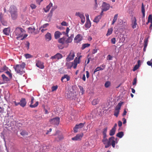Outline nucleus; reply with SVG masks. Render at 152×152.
<instances>
[{"label":"nucleus","instance_id":"56","mask_svg":"<svg viewBox=\"0 0 152 152\" xmlns=\"http://www.w3.org/2000/svg\"><path fill=\"white\" fill-rule=\"evenodd\" d=\"M139 67V66H138L137 65H136L134 67L133 69V70L134 71H135V70H136Z\"/></svg>","mask_w":152,"mask_h":152},{"label":"nucleus","instance_id":"30","mask_svg":"<svg viewBox=\"0 0 152 152\" xmlns=\"http://www.w3.org/2000/svg\"><path fill=\"white\" fill-rule=\"evenodd\" d=\"M10 14L12 19L15 20L17 18V12L15 13H12Z\"/></svg>","mask_w":152,"mask_h":152},{"label":"nucleus","instance_id":"29","mask_svg":"<svg viewBox=\"0 0 152 152\" xmlns=\"http://www.w3.org/2000/svg\"><path fill=\"white\" fill-rule=\"evenodd\" d=\"M3 80L4 82H7L9 80V78L4 74H2L1 75Z\"/></svg>","mask_w":152,"mask_h":152},{"label":"nucleus","instance_id":"47","mask_svg":"<svg viewBox=\"0 0 152 152\" xmlns=\"http://www.w3.org/2000/svg\"><path fill=\"white\" fill-rule=\"evenodd\" d=\"M5 73L8 75L10 78H12V74L10 72L7 70L6 72Z\"/></svg>","mask_w":152,"mask_h":152},{"label":"nucleus","instance_id":"1","mask_svg":"<svg viewBox=\"0 0 152 152\" xmlns=\"http://www.w3.org/2000/svg\"><path fill=\"white\" fill-rule=\"evenodd\" d=\"M25 33L26 31L20 27H17L13 32L14 34L17 36L16 39H19V38L22 37Z\"/></svg>","mask_w":152,"mask_h":152},{"label":"nucleus","instance_id":"44","mask_svg":"<svg viewBox=\"0 0 152 152\" xmlns=\"http://www.w3.org/2000/svg\"><path fill=\"white\" fill-rule=\"evenodd\" d=\"M148 22H150L152 24V15H149L148 17Z\"/></svg>","mask_w":152,"mask_h":152},{"label":"nucleus","instance_id":"38","mask_svg":"<svg viewBox=\"0 0 152 152\" xmlns=\"http://www.w3.org/2000/svg\"><path fill=\"white\" fill-rule=\"evenodd\" d=\"M110 81H107L105 83L104 86L106 88H108L110 86Z\"/></svg>","mask_w":152,"mask_h":152},{"label":"nucleus","instance_id":"54","mask_svg":"<svg viewBox=\"0 0 152 152\" xmlns=\"http://www.w3.org/2000/svg\"><path fill=\"white\" fill-rule=\"evenodd\" d=\"M78 87L79 88L80 91H82V94H83L84 91V89H83V87L81 86H79Z\"/></svg>","mask_w":152,"mask_h":152},{"label":"nucleus","instance_id":"9","mask_svg":"<svg viewBox=\"0 0 152 152\" xmlns=\"http://www.w3.org/2000/svg\"><path fill=\"white\" fill-rule=\"evenodd\" d=\"M75 15L79 16L81 19V22L82 23H83L85 22V18L83 14L79 12H77L75 13Z\"/></svg>","mask_w":152,"mask_h":152},{"label":"nucleus","instance_id":"22","mask_svg":"<svg viewBox=\"0 0 152 152\" xmlns=\"http://www.w3.org/2000/svg\"><path fill=\"white\" fill-rule=\"evenodd\" d=\"M53 4L51 3H50L48 6H47L46 8H44V10L46 12H47L49 11L50 8L52 7Z\"/></svg>","mask_w":152,"mask_h":152},{"label":"nucleus","instance_id":"35","mask_svg":"<svg viewBox=\"0 0 152 152\" xmlns=\"http://www.w3.org/2000/svg\"><path fill=\"white\" fill-rule=\"evenodd\" d=\"M113 31V28H111L110 29H109L107 32V33L106 34V35L107 36L110 35L112 33Z\"/></svg>","mask_w":152,"mask_h":152},{"label":"nucleus","instance_id":"31","mask_svg":"<svg viewBox=\"0 0 152 152\" xmlns=\"http://www.w3.org/2000/svg\"><path fill=\"white\" fill-rule=\"evenodd\" d=\"M124 132H118L116 134V136L119 138H122L124 136Z\"/></svg>","mask_w":152,"mask_h":152},{"label":"nucleus","instance_id":"50","mask_svg":"<svg viewBox=\"0 0 152 152\" xmlns=\"http://www.w3.org/2000/svg\"><path fill=\"white\" fill-rule=\"evenodd\" d=\"M137 82V77L135 78L133 80V85H135L136 84Z\"/></svg>","mask_w":152,"mask_h":152},{"label":"nucleus","instance_id":"21","mask_svg":"<svg viewBox=\"0 0 152 152\" xmlns=\"http://www.w3.org/2000/svg\"><path fill=\"white\" fill-rule=\"evenodd\" d=\"M137 25V23L136 18L135 17H134L133 18V20L132 21V28L134 29L136 27Z\"/></svg>","mask_w":152,"mask_h":152},{"label":"nucleus","instance_id":"25","mask_svg":"<svg viewBox=\"0 0 152 152\" xmlns=\"http://www.w3.org/2000/svg\"><path fill=\"white\" fill-rule=\"evenodd\" d=\"M102 15H100L96 16L94 19V21L96 23H98L100 19L101 18V16Z\"/></svg>","mask_w":152,"mask_h":152},{"label":"nucleus","instance_id":"28","mask_svg":"<svg viewBox=\"0 0 152 152\" xmlns=\"http://www.w3.org/2000/svg\"><path fill=\"white\" fill-rule=\"evenodd\" d=\"M64 78H66L67 79V81H68L69 80L70 77L67 75H64V76L61 77V81L63 82V80Z\"/></svg>","mask_w":152,"mask_h":152},{"label":"nucleus","instance_id":"11","mask_svg":"<svg viewBox=\"0 0 152 152\" xmlns=\"http://www.w3.org/2000/svg\"><path fill=\"white\" fill-rule=\"evenodd\" d=\"M80 61L77 58V57H76L75 59L74 62H72V64H73V67L74 69H76L77 65L78 64L80 63Z\"/></svg>","mask_w":152,"mask_h":152},{"label":"nucleus","instance_id":"24","mask_svg":"<svg viewBox=\"0 0 152 152\" xmlns=\"http://www.w3.org/2000/svg\"><path fill=\"white\" fill-rule=\"evenodd\" d=\"M36 29L34 26H32L28 28V32L31 33H34Z\"/></svg>","mask_w":152,"mask_h":152},{"label":"nucleus","instance_id":"64","mask_svg":"<svg viewBox=\"0 0 152 152\" xmlns=\"http://www.w3.org/2000/svg\"><path fill=\"white\" fill-rule=\"evenodd\" d=\"M118 126L120 127L122 125V122L121 121H119L118 122Z\"/></svg>","mask_w":152,"mask_h":152},{"label":"nucleus","instance_id":"60","mask_svg":"<svg viewBox=\"0 0 152 152\" xmlns=\"http://www.w3.org/2000/svg\"><path fill=\"white\" fill-rule=\"evenodd\" d=\"M107 127H106L103 129V134H106V132H107Z\"/></svg>","mask_w":152,"mask_h":152},{"label":"nucleus","instance_id":"20","mask_svg":"<svg viewBox=\"0 0 152 152\" xmlns=\"http://www.w3.org/2000/svg\"><path fill=\"white\" fill-rule=\"evenodd\" d=\"M10 28L8 27L4 28L3 30V32L6 35H9L10 33Z\"/></svg>","mask_w":152,"mask_h":152},{"label":"nucleus","instance_id":"49","mask_svg":"<svg viewBox=\"0 0 152 152\" xmlns=\"http://www.w3.org/2000/svg\"><path fill=\"white\" fill-rule=\"evenodd\" d=\"M113 57L110 55H109L107 57V59L108 60H112Z\"/></svg>","mask_w":152,"mask_h":152},{"label":"nucleus","instance_id":"12","mask_svg":"<svg viewBox=\"0 0 152 152\" xmlns=\"http://www.w3.org/2000/svg\"><path fill=\"white\" fill-rule=\"evenodd\" d=\"M9 11L10 13H15L17 12V9L15 6L14 5H12L10 6Z\"/></svg>","mask_w":152,"mask_h":152},{"label":"nucleus","instance_id":"17","mask_svg":"<svg viewBox=\"0 0 152 152\" xmlns=\"http://www.w3.org/2000/svg\"><path fill=\"white\" fill-rule=\"evenodd\" d=\"M19 103L21 107H25L26 104V102L25 99L24 98H22L19 102Z\"/></svg>","mask_w":152,"mask_h":152},{"label":"nucleus","instance_id":"63","mask_svg":"<svg viewBox=\"0 0 152 152\" xmlns=\"http://www.w3.org/2000/svg\"><path fill=\"white\" fill-rule=\"evenodd\" d=\"M23 37L21 39V40H23V39L24 38H26V37L28 36V35L26 34L25 33V34H23Z\"/></svg>","mask_w":152,"mask_h":152},{"label":"nucleus","instance_id":"2","mask_svg":"<svg viewBox=\"0 0 152 152\" xmlns=\"http://www.w3.org/2000/svg\"><path fill=\"white\" fill-rule=\"evenodd\" d=\"M26 64L23 62L21 64H17L13 66V68L16 73L22 74L24 72L23 69L25 68Z\"/></svg>","mask_w":152,"mask_h":152},{"label":"nucleus","instance_id":"8","mask_svg":"<svg viewBox=\"0 0 152 152\" xmlns=\"http://www.w3.org/2000/svg\"><path fill=\"white\" fill-rule=\"evenodd\" d=\"M84 124L85 123H81L79 124L76 125L73 129L74 132H77L78 131V129L83 127L84 126Z\"/></svg>","mask_w":152,"mask_h":152},{"label":"nucleus","instance_id":"62","mask_svg":"<svg viewBox=\"0 0 152 152\" xmlns=\"http://www.w3.org/2000/svg\"><path fill=\"white\" fill-rule=\"evenodd\" d=\"M69 31V29L68 27H67L66 30V35L67 37H68V33Z\"/></svg>","mask_w":152,"mask_h":152},{"label":"nucleus","instance_id":"58","mask_svg":"<svg viewBox=\"0 0 152 152\" xmlns=\"http://www.w3.org/2000/svg\"><path fill=\"white\" fill-rule=\"evenodd\" d=\"M147 64L148 66H151L152 67V61L150 60V61H148L147 62Z\"/></svg>","mask_w":152,"mask_h":152},{"label":"nucleus","instance_id":"39","mask_svg":"<svg viewBox=\"0 0 152 152\" xmlns=\"http://www.w3.org/2000/svg\"><path fill=\"white\" fill-rule=\"evenodd\" d=\"M15 126L18 128L21 127L22 125V124L20 123H19L18 122L15 121Z\"/></svg>","mask_w":152,"mask_h":152},{"label":"nucleus","instance_id":"55","mask_svg":"<svg viewBox=\"0 0 152 152\" xmlns=\"http://www.w3.org/2000/svg\"><path fill=\"white\" fill-rule=\"evenodd\" d=\"M20 134L22 136H24L27 134V133L25 131H23L20 133Z\"/></svg>","mask_w":152,"mask_h":152},{"label":"nucleus","instance_id":"14","mask_svg":"<svg viewBox=\"0 0 152 152\" xmlns=\"http://www.w3.org/2000/svg\"><path fill=\"white\" fill-rule=\"evenodd\" d=\"M34 98L33 97H32L31 98V104L30 105V107L31 108H34L35 107L38 105L39 104V103L38 102H36L35 104L34 105L32 104L34 103Z\"/></svg>","mask_w":152,"mask_h":152},{"label":"nucleus","instance_id":"46","mask_svg":"<svg viewBox=\"0 0 152 152\" xmlns=\"http://www.w3.org/2000/svg\"><path fill=\"white\" fill-rule=\"evenodd\" d=\"M58 86L57 85L56 86H53L51 88L52 91H56L57 89Z\"/></svg>","mask_w":152,"mask_h":152},{"label":"nucleus","instance_id":"59","mask_svg":"<svg viewBox=\"0 0 152 152\" xmlns=\"http://www.w3.org/2000/svg\"><path fill=\"white\" fill-rule=\"evenodd\" d=\"M49 25V24L48 23H45L41 27V28H44Z\"/></svg>","mask_w":152,"mask_h":152},{"label":"nucleus","instance_id":"23","mask_svg":"<svg viewBox=\"0 0 152 152\" xmlns=\"http://www.w3.org/2000/svg\"><path fill=\"white\" fill-rule=\"evenodd\" d=\"M45 38L46 40L48 41H49L51 39V34L48 32L47 34L45 35Z\"/></svg>","mask_w":152,"mask_h":152},{"label":"nucleus","instance_id":"45","mask_svg":"<svg viewBox=\"0 0 152 152\" xmlns=\"http://www.w3.org/2000/svg\"><path fill=\"white\" fill-rule=\"evenodd\" d=\"M25 56L26 58L27 59L31 58L33 57V56H32L28 53L25 54Z\"/></svg>","mask_w":152,"mask_h":152},{"label":"nucleus","instance_id":"34","mask_svg":"<svg viewBox=\"0 0 152 152\" xmlns=\"http://www.w3.org/2000/svg\"><path fill=\"white\" fill-rule=\"evenodd\" d=\"M116 130L114 129H112L110 130L109 134L110 136H113L114 135L115 133Z\"/></svg>","mask_w":152,"mask_h":152},{"label":"nucleus","instance_id":"61","mask_svg":"<svg viewBox=\"0 0 152 152\" xmlns=\"http://www.w3.org/2000/svg\"><path fill=\"white\" fill-rule=\"evenodd\" d=\"M61 24L62 26H67V23L64 21L62 22L61 23Z\"/></svg>","mask_w":152,"mask_h":152},{"label":"nucleus","instance_id":"42","mask_svg":"<svg viewBox=\"0 0 152 152\" xmlns=\"http://www.w3.org/2000/svg\"><path fill=\"white\" fill-rule=\"evenodd\" d=\"M102 142L105 145H106L107 144L108 141L106 138H104L103 139Z\"/></svg>","mask_w":152,"mask_h":152},{"label":"nucleus","instance_id":"5","mask_svg":"<svg viewBox=\"0 0 152 152\" xmlns=\"http://www.w3.org/2000/svg\"><path fill=\"white\" fill-rule=\"evenodd\" d=\"M75 56V52L73 50H71L68 56L66 58V61L68 62L73 60Z\"/></svg>","mask_w":152,"mask_h":152},{"label":"nucleus","instance_id":"36","mask_svg":"<svg viewBox=\"0 0 152 152\" xmlns=\"http://www.w3.org/2000/svg\"><path fill=\"white\" fill-rule=\"evenodd\" d=\"M141 9L142 12L143 14V17H144L145 16V10L144 9L143 3H142V4Z\"/></svg>","mask_w":152,"mask_h":152},{"label":"nucleus","instance_id":"40","mask_svg":"<svg viewBox=\"0 0 152 152\" xmlns=\"http://www.w3.org/2000/svg\"><path fill=\"white\" fill-rule=\"evenodd\" d=\"M148 38H145L144 40V47H146L148 45Z\"/></svg>","mask_w":152,"mask_h":152},{"label":"nucleus","instance_id":"52","mask_svg":"<svg viewBox=\"0 0 152 152\" xmlns=\"http://www.w3.org/2000/svg\"><path fill=\"white\" fill-rule=\"evenodd\" d=\"M1 20V23L3 25L6 26V25L7 22L6 21H4V19L3 20L1 19V20Z\"/></svg>","mask_w":152,"mask_h":152},{"label":"nucleus","instance_id":"53","mask_svg":"<svg viewBox=\"0 0 152 152\" xmlns=\"http://www.w3.org/2000/svg\"><path fill=\"white\" fill-rule=\"evenodd\" d=\"M64 45H58V47L59 49H63L64 47Z\"/></svg>","mask_w":152,"mask_h":152},{"label":"nucleus","instance_id":"4","mask_svg":"<svg viewBox=\"0 0 152 152\" xmlns=\"http://www.w3.org/2000/svg\"><path fill=\"white\" fill-rule=\"evenodd\" d=\"M123 102H119L116 107L115 110L114 111V115L116 117H117L119 113L120 110L121 109V106L123 104Z\"/></svg>","mask_w":152,"mask_h":152},{"label":"nucleus","instance_id":"7","mask_svg":"<svg viewBox=\"0 0 152 152\" xmlns=\"http://www.w3.org/2000/svg\"><path fill=\"white\" fill-rule=\"evenodd\" d=\"M50 122L53 124L58 125L60 122V118L59 117H57L50 120Z\"/></svg>","mask_w":152,"mask_h":152},{"label":"nucleus","instance_id":"33","mask_svg":"<svg viewBox=\"0 0 152 152\" xmlns=\"http://www.w3.org/2000/svg\"><path fill=\"white\" fill-rule=\"evenodd\" d=\"M118 17V14H115V16H114L112 24V25L114 24L115 23V22L116 21L117 18Z\"/></svg>","mask_w":152,"mask_h":152},{"label":"nucleus","instance_id":"13","mask_svg":"<svg viewBox=\"0 0 152 152\" xmlns=\"http://www.w3.org/2000/svg\"><path fill=\"white\" fill-rule=\"evenodd\" d=\"M62 56L61 54L59 53H58L54 56L51 57L50 59H59L62 58Z\"/></svg>","mask_w":152,"mask_h":152},{"label":"nucleus","instance_id":"6","mask_svg":"<svg viewBox=\"0 0 152 152\" xmlns=\"http://www.w3.org/2000/svg\"><path fill=\"white\" fill-rule=\"evenodd\" d=\"M110 8V5L105 2H104L102 6V11L101 15H102L104 11H106L108 10Z\"/></svg>","mask_w":152,"mask_h":152},{"label":"nucleus","instance_id":"18","mask_svg":"<svg viewBox=\"0 0 152 152\" xmlns=\"http://www.w3.org/2000/svg\"><path fill=\"white\" fill-rule=\"evenodd\" d=\"M74 35L73 34L71 35L70 37H68L67 39H66V44H67V45L65 46L66 47H67L68 46V43H70L72 42V37H73Z\"/></svg>","mask_w":152,"mask_h":152},{"label":"nucleus","instance_id":"41","mask_svg":"<svg viewBox=\"0 0 152 152\" xmlns=\"http://www.w3.org/2000/svg\"><path fill=\"white\" fill-rule=\"evenodd\" d=\"M8 69V68L6 65H4L3 67L1 68L2 72L5 71H7Z\"/></svg>","mask_w":152,"mask_h":152},{"label":"nucleus","instance_id":"43","mask_svg":"<svg viewBox=\"0 0 152 152\" xmlns=\"http://www.w3.org/2000/svg\"><path fill=\"white\" fill-rule=\"evenodd\" d=\"M66 65L67 66L68 68L70 69L72 66H73V64H72L71 63H66Z\"/></svg>","mask_w":152,"mask_h":152},{"label":"nucleus","instance_id":"51","mask_svg":"<svg viewBox=\"0 0 152 152\" xmlns=\"http://www.w3.org/2000/svg\"><path fill=\"white\" fill-rule=\"evenodd\" d=\"M116 39L115 38H113L111 40V42L113 44H115V43Z\"/></svg>","mask_w":152,"mask_h":152},{"label":"nucleus","instance_id":"37","mask_svg":"<svg viewBox=\"0 0 152 152\" xmlns=\"http://www.w3.org/2000/svg\"><path fill=\"white\" fill-rule=\"evenodd\" d=\"M103 70V69L102 68H101L100 67H97L94 70V73L95 74V73L99 70Z\"/></svg>","mask_w":152,"mask_h":152},{"label":"nucleus","instance_id":"16","mask_svg":"<svg viewBox=\"0 0 152 152\" xmlns=\"http://www.w3.org/2000/svg\"><path fill=\"white\" fill-rule=\"evenodd\" d=\"M36 65L37 67L41 69H43L44 67L43 62L39 61H37L36 63Z\"/></svg>","mask_w":152,"mask_h":152},{"label":"nucleus","instance_id":"57","mask_svg":"<svg viewBox=\"0 0 152 152\" xmlns=\"http://www.w3.org/2000/svg\"><path fill=\"white\" fill-rule=\"evenodd\" d=\"M30 6L31 7L32 9H35L36 7V6L34 4H31L30 5Z\"/></svg>","mask_w":152,"mask_h":152},{"label":"nucleus","instance_id":"10","mask_svg":"<svg viewBox=\"0 0 152 152\" xmlns=\"http://www.w3.org/2000/svg\"><path fill=\"white\" fill-rule=\"evenodd\" d=\"M83 133L77 134L75 136L72 138V140L74 141H79L81 140L83 136Z\"/></svg>","mask_w":152,"mask_h":152},{"label":"nucleus","instance_id":"3","mask_svg":"<svg viewBox=\"0 0 152 152\" xmlns=\"http://www.w3.org/2000/svg\"><path fill=\"white\" fill-rule=\"evenodd\" d=\"M115 137H110L108 140V143L105 146L106 148L109 147L111 145L113 148L115 146Z\"/></svg>","mask_w":152,"mask_h":152},{"label":"nucleus","instance_id":"27","mask_svg":"<svg viewBox=\"0 0 152 152\" xmlns=\"http://www.w3.org/2000/svg\"><path fill=\"white\" fill-rule=\"evenodd\" d=\"M85 27L87 28H89L91 26V23L89 20H87L85 24Z\"/></svg>","mask_w":152,"mask_h":152},{"label":"nucleus","instance_id":"48","mask_svg":"<svg viewBox=\"0 0 152 152\" xmlns=\"http://www.w3.org/2000/svg\"><path fill=\"white\" fill-rule=\"evenodd\" d=\"M98 101L96 99H94L92 102V104L93 105H95L97 104Z\"/></svg>","mask_w":152,"mask_h":152},{"label":"nucleus","instance_id":"15","mask_svg":"<svg viewBox=\"0 0 152 152\" xmlns=\"http://www.w3.org/2000/svg\"><path fill=\"white\" fill-rule=\"evenodd\" d=\"M82 37L80 34L77 35L74 39V42L76 43H78L82 40Z\"/></svg>","mask_w":152,"mask_h":152},{"label":"nucleus","instance_id":"19","mask_svg":"<svg viewBox=\"0 0 152 152\" xmlns=\"http://www.w3.org/2000/svg\"><path fill=\"white\" fill-rule=\"evenodd\" d=\"M66 38L65 37H64L61 38H60L58 39V42L61 44L62 45H64L66 43Z\"/></svg>","mask_w":152,"mask_h":152},{"label":"nucleus","instance_id":"26","mask_svg":"<svg viewBox=\"0 0 152 152\" xmlns=\"http://www.w3.org/2000/svg\"><path fill=\"white\" fill-rule=\"evenodd\" d=\"M61 34V32L59 31H56L55 33V37L56 39H57L60 37V35Z\"/></svg>","mask_w":152,"mask_h":152},{"label":"nucleus","instance_id":"32","mask_svg":"<svg viewBox=\"0 0 152 152\" xmlns=\"http://www.w3.org/2000/svg\"><path fill=\"white\" fill-rule=\"evenodd\" d=\"M90 45V44L88 43L83 44L82 45V47H81V49L83 50H84L85 48L89 47Z\"/></svg>","mask_w":152,"mask_h":152}]
</instances>
